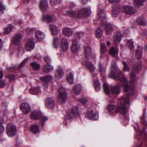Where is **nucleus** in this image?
Segmentation results:
<instances>
[{
	"label": "nucleus",
	"mask_w": 147,
	"mask_h": 147,
	"mask_svg": "<svg viewBox=\"0 0 147 147\" xmlns=\"http://www.w3.org/2000/svg\"><path fill=\"white\" fill-rule=\"evenodd\" d=\"M84 52L85 53V58L83 61H81L82 65H84L86 68L89 69L91 72H93L95 68L93 64L89 61L86 60L85 59H88L91 58L95 59L96 56L93 53L92 51L91 47L87 45H84Z\"/></svg>",
	"instance_id": "obj_1"
},
{
	"label": "nucleus",
	"mask_w": 147,
	"mask_h": 147,
	"mask_svg": "<svg viewBox=\"0 0 147 147\" xmlns=\"http://www.w3.org/2000/svg\"><path fill=\"white\" fill-rule=\"evenodd\" d=\"M91 12L90 8H84L78 11H67L66 12V15H67L72 18H79L89 16Z\"/></svg>",
	"instance_id": "obj_2"
},
{
	"label": "nucleus",
	"mask_w": 147,
	"mask_h": 147,
	"mask_svg": "<svg viewBox=\"0 0 147 147\" xmlns=\"http://www.w3.org/2000/svg\"><path fill=\"white\" fill-rule=\"evenodd\" d=\"M121 104L120 106L118 107L115 109L117 112L121 113L124 116L127 113V107L125 104L129 103V100L128 95H124L120 99Z\"/></svg>",
	"instance_id": "obj_3"
},
{
	"label": "nucleus",
	"mask_w": 147,
	"mask_h": 147,
	"mask_svg": "<svg viewBox=\"0 0 147 147\" xmlns=\"http://www.w3.org/2000/svg\"><path fill=\"white\" fill-rule=\"evenodd\" d=\"M80 109L79 106H73L67 111L66 114L67 119H70L76 116L79 113V111Z\"/></svg>",
	"instance_id": "obj_4"
},
{
	"label": "nucleus",
	"mask_w": 147,
	"mask_h": 147,
	"mask_svg": "<svg viewBox=\"0 0 147 147\" xmlns=\"http://www.w3.org/2000/svg\"><path fill=\"white\" fill-rule=\"evenodd\" d=\"M58 92L59 95L58 96V98L59 102L62 104L65 103L67 99L65 89L61 87L58 89Z\"/></svg>",
	"instance_id": "obj_5"
},
{
	"label": "nucleus",
	"mask_w": 147,
	"mask_h": 147,
	"mask_svg": "<svg viewBox=\"0 0 147 147\" xmlns=\"http://www.w3.org/2000/svg\"><path fill=\"white\" fill-rule=\"evenodd\" d=\"M16 127L13 124L11 123L7 125L6 131L8 136L12 137L16 134Z\"/></svg>",
	"instance_id": "obj_6"
},
{
	"label": "nucleus",
	"mask_w": 147,
	"mask_h": 147,
	"mask_svg": "<svg viewBox=\"0 0 147 147\" xmlns=\"http://www.w3.org/2000/svg\"><path fill=\"white\" fill-rule=\"evenodd\" d=\"M117 78L120 81L122 82V86L124 88V91L127 92L128 90L129 86L126 77L122 73L120 72L118 75Z\"/></svg>",
	"instance_id": "obj_7"
},
{
	"label": "nucleus",
	"mask_w": 147,
	"mask_h": 147,
	"mask_svg": "<svg viewBox=\"0 0 147 147\" xmlns=\"http://www.w3.org/2000/svg\"><path fill=\"white\" fill-rule=\"evenodd\" d=\"M21 110L25 114H27L31 111V108L30 105L27 102H24L20 105Z\"/></svg>",
	"instance_id": "obj_8"
},
{
	"label": "nucleus",
	"mask_w": 147,
	"mask_h": 147,
	"mask_svg": "<svg viewBox=\"0 0 147 147\" xmlns=\"http://www.w3.org/2000/svg\"><path fill=\"white\" fill-rule=\"evenodd\" d=\"M86 116L87 118L91 120H96L98 118V113L97 112L94 113L92 110H90L87 112Z\"/></svg>",
	"instance_id": "obj_9"
},
{
	"label": "nucleus",
	"mask_w": 147,
	"mask_h": 147,
	"mask_svg": "<svg viewBox=\"0 0 147 147\" xmlns=\"http://www.w3.org/2000/svg\"><path fill=\"white\" fill-rule=\"evenodd\" d=\"M35 45V43L33 42V38H31L26 42L25 45V48L27 51H30L34 49Z\"/></svg>",
	"instance_id": "obj_10"
},
{
	"label": "nucleus",
	"mask_w": 147,
	"mask_h": 147,
	"mask_svg": "<svg viewBox=\"0 0 147 147\" xmlns=\"http://www.w3.org/2000/svg\"><path fill=\"white\" fill-rule=\"evenodd\" d=\"M55 105L54 100L52 98H48L45 100V107L47 109H51Z\"/></svg>",
	"instance_id": "obj_11"
},
{
	"label": "nucleus",
	"mask_w": 147,
	"mask_h": 147,
	"mask_svg": "<svg viewBox=\"0 0 147 147\" xmlns=\"http://www.w3.org/2000/svg\"><path fill=\"white\" fill-rule=\"evenodd\" d=\"M39 5L40 10L42 12H45L47 11L48 6L47 0H40Z\"/></svg>",
	"instance_id": "obj_12"
},
{
	"label": "nucleus",
	"mask_w": 147,
	"mask_h": 147,
	"mask_svg": "<svg viewBox=\"0 0 147 147\" xmlns=\"http://www.w3.org/2000/svg\"><path fill=\"white\" fill-rule=\"evenodd\" d=\"M79 47V46L76 40L75 39L73 40L72 41V45L71 47V50L72 52L74 53H77Z\"/></svg>",
	"instance_id": "obj_13"
},
{
	"label": "nucleus",
	"mask_w": 147,
	"mask_h": 147,
	"mask_svg": "<svg viewBox=\"0 0 147 147\" xmlns=\"http://www.w3.org/2000/svg\"><path fill=\"white\" fill-rule=\"evenodd\" d=\"M124 10L125 13L128 15L134 14L136 11V10L132 7L128 5L124 6Z\"/></svg>",
	"instance_id": "obj_14"
},
{
	"label": "nucleus",
	"mask_w": 147,
	"mask_h": 147,
	"mask_svg": "<svg viewBox=\"0 0 147 147\" xmlns=\"http://www.w3.org/2000/svg\"><path fill=\"white\" fill-rule=\"evenodd\" d=\"M102 24L104 26L107 33L110 34L113 30V27L111 24L109 23H106L104 21Z\"/></svg>",
	"instance_id": "obj_15"
},
{
	"label": "nucleus",
	"mask_w": 147,
	"mask_h": 147,
	"mask_svg": "<svg viewBox=\"0 0 147 147\" xmlns=\"http://www.w3.org/2000/svg\"><path fill=\"white\" fill-rule=\"evenodd\" d=\"M22 38V36L21 34H15L13 38V43L16 45H18L20 43V40Z\"/></svg>",
	"instance_id": "obj_16"
},
{
	"label": "nucleus",
	"mask_w": 147,
	"mask_h": 147,
	"mask_svg": "<svg viewBox=\"0 0 147 147\" xmlns=\"http://www.w3.org/2000/svg\"><path fill=\"white\" fill-rule=\"evenodd\" d=\"M98 15L100 20L102 21V24L104 21L106 22V17L105 14L103 10L100 9L98 11Z\"/></svg>",
	"instance_id": "obj_17"
},
{
	"label": "nucleus",
	"mask_w": 147,
	"mask_h": 147,
	"mask_svg": "<svg viewBox=\"0 0 147 147\" xmlns=\"http://www.w3.org/2000/svg\"><path fill=\"white\" fill-rule=\"evenodd\" d=\"M42 115V113L38 111H35L31 114V117L33 119L37 120L39 119Z\"/></svg>",
	"instance_id": "obj_18"
},
{
	"label": "nucleus",
	"mask_w": 147,
	"mask_h": 147,
	"mask_svg": "<svg viewBox=\"0 0 147 147\" xmlns=\"http://www.w3.org/2000/svg\"><path fill=\"white\" fill-rule=\"evenodd\" d=\"M120 11V7L117 5H115L113 8L112 14L113 16L117 17L119 14Z\"/></svg>",
	"instance_id": "obj_19"
},
{
	"label": "nucleus",
	"mask_w": 147,
	"mask_h": 147,
	"mask_svg": "<svg viewBox=\"0 0 147 147\" xmlns=\"http://www.w3.org/2000/svg\"><path fill=\"white\" fill-rule=\"evenodd\" d=\"M63 74V70L61 68L57 69L55 71V76L56 79L59 80L61 78Z\"/></svg>",
	"instance_id": "obj_20"
},
{
	"label": "nucleus",
	"mask_w": 147,
	"mask_h": 147,
	"mask_svg": "<svg viewBox=\"0 0 147 147\" xmlns=\"http://www.w3.org/2000/svg\"><path fill=\"white\" fill-rule=\"evenodd\" d=\"M121 33L118 32L116 33L113 36V41L115 44H119L121 40Z\"/></svg>",
	"instance_id": "obj_21"
},
{
	"label": "nucleus",
	"mask_w": 147,
	"mask_h": 147,
	"mask_svg": "<svg viewBox=\"0 0 147 147\" xmlns=\"http://www.w3.org/2000/svg\"><path fill=\"white\" fill-rule=\"evenodd\" d=\"M118 49L117 48H115L113 47L110 48L109 50V52L110 54L114 57H118Z\"/></svg>",
	"instance_id": "obj_22"
},
{
	"label": "nucleus",
	"mask_w": 147,
	"mask_h": 147,
	"mask_svg": "<svg viewBox=\"0 0 147 147\" xmlns=\"http://www.w3.org/2000/svg\"><path fill=\"white\" fill-rule=\"evenodd\" d=\"M63 34L66 36L69 37L72 34L71 30L69 28H65L63 30Z\"/></svg>",
	"instance_id": "obj_23"
},
{
	"label": "nucleus",
	"mask_w": 147,
	"mask_h": 147,
	"mask_svg": "<svg viewBox=\"0 0 147 147\" xmlns=\"http://www.w3.org/2000/svg\"><path fill=\"white\" fill-rule=\"evenodd\" d=\"M41 92L40 88L39 87H33L30 90V92L33 95H36Z\"/></svg>",
	"instance_id": "obj_24"
},
{
	"label": "nucleus",
	"mask_w": 147,
	"mask_h": 147,
	"mask_svg": "<svg viewBox=\"0 0 147 147\" xmlns=\"http://www.w3.org/2000/svg\"><path fill=\"white\" fill-rule=\"evenodd\" d=\"M116 69L117 67L113 65H112L111 67V70L109 75V77L115 79V73Z\"/></svg>",
	"instance_id": "obj_25"
},
{
	"label": "nucleus",
	"mask_w": 147,
	"mask_h": 147,
	"mask_svg": "<svg viewBox=\"0 0 147 147\" xmlns=\"http://www.w3.org/2000/svg\"><path fill=\"white\" fill-rule=\"evenodd\" d=\"M82 87L79 84H77L75 85L73 88V90L74 93L78 94L80 93L82 90Z\"/></svg>",
	"instance_id": "obj_26"
},
{
	"label": "nucleus",
	"mask_w": 147,
	"mask_h": 147,
	"mask_svg": "<svg viewBox=\"0 0 147 147\" xmlns=\"http://www.w3.org/2000/svg\"><path fill=\"white\" fill-rule=\"evenodd\" d=\"M111 92L112 93L119 94L120 93V88L119 85L116 86L112 88Z\"/></svg>",
	"instance_id": "obj_27"
},
{
	"label": "nucleus",
	"mask_w": 147,
	"mask_h": 147,
	"mask_svg": "<svg viewBox=\"0 0 147 147\" xmlns=\"http://www.w3.org/2000/svg\"><path fill=\"white\" fill-rule=\"evenodd\" d=\"M42 19L44 21L49 22H51L53 20L52 17L48 15H43Z\"/></svg>",
	"instance_id": "obj_28"
},
{
	"label": "nucleus",
	"mask_w": 147,
	"mask_h": 147,
	"mask_svg": "<svg viewBox=\"0 0 147 147\" xmlns=\"http://www.w3.org/2000/svg\"><path fill=\"white\" fill-rule=\"evenodd\" d=\"M35 35L36 38L39 40L43 38L44 37V33L39 30H38L36 32Z\"/></svg>",
	"instance_id": "obj_29"
},
{
	"label": "nucleus",
	"mask_w": 147,
	"mask_h": 147,
	"mask_svg": "<svg viewBox=\"0 0 147 147\" xmlns=\"http://www.w3.org/2000/svg\"><path fill=\"white\" fill-rule=\"evenodd\" d=\"M146 0H134V5L137 7H139L140 6H142L143 2Z\"/></svg>",
	"instance_id": "obj_30"
},
{
	"label": "nucleus",
	"mask_w": 147,
	"mask_h": 147,
	"mask_svg": "<svg viewBox=\"0 0 147 147\" xmlns=\"http://www.w3.org/2000/svg\"><path fill=\"white\" fill-rule=\"evenodd\" d=\"M67 80L71 84H73L74 82V78L73 75L71 73H69L67 76Z\"/></svg>",
	"instance_id": "obj_31"
},
{
	"label": "nucleus",
	"mask_w": 147,
	"mask_h": 147,
	"mask_svg": "<svg viewBox=\"0 0 147 147\" xmlns=\"http://www.w3.org/2000/svg\"><path fill=\"white\" fill-rule=\"evenodd\" d=\"M31 131L34 134H36L38 133L40 131L38 127L36 125H32L31 126Z\"/></svg>",
	"instance_id": "obj_32"
},
{
	"label": "nucleus",
	"mask_w": 147,
	"mask_h": 147,
	"mask_svg": "<svg viewBox=\"0 0 147 147\" xmlns=\"http://www.w3.org/2000/svg\"><path fill=\"white\" fill-rule=\"evenodd\" d=\"M53 67L50 65H47L45 66L43 69L45 72L47 73L50 72L53 69Z\"/></svg>",
	"instance_id": "obj_33"
},
{
	"label": "nucleus",
	"mask_w": 147,
	"mask_h": 147,
	"mask_svg": "<svg viewBox=\"0 0 147 147\" xmlns=\"http://www.w3.org/2000/svg\"><path fill=\"white\" fill-rule=\"evenodd\" d=\"M42 81L48 82L51 81L52 79V77L51 76H47L40 78Z\"/></svg>",
	"instance_id": "obj_34"
},
{
	"label": "nucleus",
	"mask_w": 147,
	"mask_h": 147,
	"mask_svg": "<svg viewBox=\"0 0 147 147\" xmlns=\"http://www.w3.org/2000/svg\"><path fill=\"white\" fill-rule=\"evenodd\" d=\"M103 34V32L101 29L99 28L96 30V37L98 38L101 37Z\"/></svg>",
	"instance_id": "obj_35"
},
{
	"label": "nucleus",
	"mask_w": 147,
	"mask_h": 147,
	"mask_svg": "<svg viewBox=\"0 0 147 147\" xmlns=\"http://www.w3.org/2000/svg\"><path fill=\"white\" fill-rule=\"evenodd\" d=\"M126 42L127 43V46L131 49H133L134 48V43L131 40H126Z\"/></svg>",
	"instance_id": "obj_36"
},
{
	"label": "nucleus",
	"mask_w": 147,
	"mask_h": 147,
	"mask_svg": "<svg viewBox=\"0 0 147 147\" xmlns=\"http://www.w3.org/2000/svg\"><path fill=\"white\" fill-rule=\"evenodd\" d=\"M94 86L96 91L100 90L101 86L98 80H95L94 81Z\"/></svg>",
	"instance_id": "obj_37"
},
{
	"label": "nucleus",
	"mask_w": 147,
	"mask_h": 147,
	"mask_svg": "<svg viewBox=\"0 0 147 147\" xmlns=\"http://www.w3.org/2000/svg\"><path fill=\"white\" fill-rule=\"evenodd\" d=\"M136 22L138 24L141 25H144L146 24L145 21L143 20L142 17H138L137 20Z\"/></svg>",
	"instance_id": "obj_38"
},
{
	"label": "nucleus",
	"mask_w": 147,
	"mask_h": 147,
	"mask_svg": "<svg viewBox=\"0 0 147 147\" xmlns=\"http://www.w3.org/2000/svg\"><path fill=\"white\" fill-rule=\"evenodd\" d=\"M13 27L10 24L9 27H7L4 29V34H7L10 32L12 30Z\"/></svg>",
	"instance_id": "obj_39"
},
{
	"label": "nucleus",
	"mask_w": 147,
	"mask_h": 147,
	"mask_svg": "<svg viewBox=\"0 0 147 147\" xmlns=\"http://www.w3.org/2000/svg\"><path fill=\"white\" fill-rule=\"evenodd\" d=\"M142 51L140 47H139L137 50L136 54V57L138 59L142 57Z\"/></svg>",
	"instance_id": "obj_40"
},
{
	"label": "nucleus",
	"mask_w": 147,
	"mask_h": 147,
	"mask_svg": "<svg viewBox=\"0 0 147 147\" xmlns=\"http://www.w3.org/2000/svg\"><path fill=\"white\" fill-rule=\"evenodd\" d=\"M100 51L102 53H104L107 51L105 44L103 43L100 44Z\"/></svg>",
	"instance_id": "obj_41"
},
{
	"label": "nucleus",
	"mask_w": 147,
	"mask_h": 147,
	"mask_svg": "<svg viewBox=\"0 0 147 147\" xmlns=\"http://www.w3.org/2000/svg\"><path fill=\"white\" fill-rule=\"evenodd\" d=\"M41 123L40 125L42 127H43L44 126V123L47 120L48 118L47 117L44 116L42 115V114L41 116L40 117Z\"/></svg>",
	"instance_id": "obj_42"
},
{
	"label": "nucleus",
	"mask_w": 147,
	"mask_h": 147,
	"mask_svg": "<svg viewBox=\"0 0 147 147\" xmlns=\"http://www.w3.org/2000/svg\"><path fill=\"white\" fill-rule=\"evenodd\" d=\"M123 65V70L124 71H128L130 69V67L128 65L127 63L124 61H122Z\"/></svg>",
	"instance_id": "obj_43"
},
{
	"label": "nucleus",
	"mask_w": 147,
	"mask_h": 147,
	"mask_svg": "<svg viewBox=\"0 0 147 147\" xmlns=\"http://www.w3.org/2000/svg\"><path fill=\"white\" fill-rule=\"evenodd\" d=\"M53 45L54 48H56L59 47V39L57 37H55L54 38L53 42Z\"/></svg>",
	"instance_id": "obj_44"
},
{
	"label": "nucleus",
	"mask_w": 147,
	"mask_h": 147,
	"mask_svg": "<svg viewBox=\"0 0 147 147\" xmlns=\"http://www.w3.org/2000/svg\"><path fill=\"white\" fill-rule=\"evenodd\" d=\"M69 44H61V48L62 50L64 52H66L67 49Z\"/></svg>",
	"instance_id": "obj_45"
},
{
	"label": "nucleus",
	"mask_w": 147,
	"mask_h": 147,
	"mask_svg": "<svg viewBox=\"0 0 147 147\" xmlns=\"http://www.w3.org/2000/svg\"><path fill=\"white\" fill-rule=\"evenodd\" d=\"M31 65L33 68L35 70H37L40 69V64L37 63L36 62H33Z\"/></svg>",
	"instance_id": "obj_46"
},
{
	"label": "nucleus",
	"mask_w": 147,
	"mask_h": 147,
	"mask_svg": "<svg viewBox=\"0 0 147 147\" xmlns=\"http://www.w3.org/2000/svg\"><path fill=\"white\" fill-rule=\"evenodd\" d=\"M61 2V0H50V4L52 6H55Z\"/></svg>",
	"instance_id": "obj_47"
},
{
	"label": "nucleus",
	"mask_w": 147,
	"mask_h": 147,
	"mask_svg": "<svg viewBox=\"0 0 147 147\" xmlns=\"http://www.w3.org/2000/svg\"><path fill=\"white\" fill-rule=\"evenodd\" d=\"M99 68L101 75L102 76L103 74L105 72V69L102 67V64H101V62H100L99 63Z\"/></svg>",
	"instance_id": "obj_48"
},
{
	"label": "nucleus",
	"mask_w": 147,
	"mask_h": 147,
	"mask_svg": "<svg viewBox=\"0 0 147 147\" xmlns=\"http://www.w3.org/2000/svg\"><path fill=\"white\" fill-rule=\"evenodd\" d=\"M103 88L105 92L107 94H108L110 92V90L109 89L108 85L104 84L103 85Z\"/></svg>",
	"instance_id": "obj_49"
},
{
	"label": "nucleus",
	"mask_w": 147,
	"mask_h": 147,
	"mask_svg": "<svg viewBox=\"0 0 147 147\" xmlns=\"http://www.w3.org/2000/svg\"><path fill=\"white\" fill-rule=\"evenodd\" d=\"M130 78L131 82L132 83L134 82L136 78V74L134 73H132L130 75Z\"/></svg>",
	"instance_id": "obj_50"
},
{
	"label": "nucleus",
	"mask_w": 147,
	"mask_h": 147,
	"mask_svg": "<svg viewBox=\"0 0 147 147\" xmlns=\"http://www.w3.org/2000/svg\"><path fill=\"white\" fill-rule=\"evenodd\" d=\"M7 78H9L10 81H11L15 78V76L13 75L7 74L6 76Z\"/></svg>",
	"instance_id": "obj_51"
},
{
	"label": "nucleus",
	"mask_w": 147,
	"mask_h": 147,
	"mask_svg": "<svg viewBox=\"0 0 147 147\" xmlns=\"http://www.w3.org/2000/svg\"><path fill=\"white\" fill-rule=\"evenodd\" d=\"M115 108V105H108L107 108V109L109 111H111L113 110Z\"/></svg>",
	"instance_id": "obj_52"
},
{
	"label": "nucleus",
	"mask_w": 147,
	"mask_h": 147,
	"mask_svg": "<svg viewBox=\"0 0 147 147\" xmlns=\"http://www.w3.org/2000/svg\"><path fill=\"white\" fill-rule=\"evenodd\" d=\"M55 30H51V31L52 35H57L58 33V31L57 29V27H55Z\"/></svg>",
	"instance_id": "obj_53"
},
{
	"label": "nucleus",
	"mask_w": 147,
	"mask_h": 147,
	"mask_svg": "<svg viewBox=\"0 0 147 147\" xmlns=\"http://www.w3.org/2000/svg\"><path fill=\"white\" fill-rule=\"evenodd\" d=\"M5 9V8L3 5L0 2V14H1L3 13V11Z\"/></svg>",
	"instance_id": "obj_54"
},
{
	"label": "nucleus",
	"mask_w": 147,
	"mask_h": 147,
	"mask_svg": "<svg viewBox=\"0 0 147 147\" xmlns=\"http://www.w3.org/2000/svg\"><path fill=\"white\" fill-rule=\"evenodd\" d=\"M6 82L5 80H2L0 81V88L4 87L5 85Z\"/></svg>",
	"instance_id": "obj_55"
},
{
	"label": "nucleus",
	"mask_w": 147,
	"mask_h": 147,
	"mask_svg": "<svg viewBox=\"0 0 147 147\" xmlns=\"http://www.w3.org/2000/svg\"><path fill=\"white\" fill-rule=\"evenodd\" d=\"M145 129H144L142 131L140 132L139 130H138V133L140 134V136H141L143 137V134L144 136L145 137H146L147 134L146 132H145Z\"/></svg>",
	"instance_id": "obj_56"
},
{
	"label": "nucleus",
	"mask_w": 147,
	"mask_h": 147,
	"mask_svg": "<svg viewBox=\"0 0 147 147\" xmlns=\"http://www.w3.org/2000/svg\"><path fill=\"white\" fill-rule=\"evenodd\" d=\"M29 58H27L24 60L20 64L19 67L20 68L22 67L28 61Z\"/></svg>",
	"instance_id": "obj_57"
},
{
	"label": "nucleus",
	"mask_w": 147,
	"mask_h": 147,
	"mask_svg": "<svg viewBox=\"0 0 147 147\" xmlns=\"http://www.w3.org/2000/svg\"><path fill=\"white\" fill-rule=\"evenodd\" d=\"M140 68V66L136 67L135 66H133V69L134 71L135 72H138Z\"/></svg>",
	"instance_id": "obj_58"
},
{
	"label": "nucleus",
	"mask_w": 147,
	"mask_h": 147,
	"mask_svg": "<svg viewBox=\"0 0 147 147\" xmlns=\"http://www.w3.org/2000/svg\"><path fill=\"white\" fill-rule=\"evenodd\" d=\"M79 101L81 102L83 104H85L87 102L86 99L85 98L80 99L79 100Z\"/></svg>",
	"instance_id": "obj_59"
},
{
	"label": "nucleus",
	"mask_w": 147,
	"mask_h": 147,
	"mask_svg": "<svg viewBox=\"0 0 147 147\" xmlns=\"http://www.w3.org/2000/svg\"><path fill=\"white\" fill-rule=\"evenodd\" d=\"M141 122L143 124H144L146 123V120L145 119V116L144 115L141 118Z\"/></svg>",
	"instance_id": "obj_60"
},
{
	"label": "nucleus",
	"mask_w": 147,
	"mask_h": 147,
	"mask_svg": "<svg viewBox=\"0 0 147 147\" xmlns=\"http://www.w3.org/2000/svg\"><path fill=\"white\" fill-rule=\"evenodd\" d=\"M43 86L44 87V88L45 89L47 88L48 86V82H45V81H42Z\"/></svg>",
	"instance_id": "obj_61"
},
{
	"label": "nucleus",
	"mask_w": 147,
	"mask_h": 147,
	"mask_svg": "<svg viewBox=\"0 0 147 147\" xmlns=\"http://www.w3.org/2000/svg\"><path fill=\"white\" fill-rule=\"evenodd\" d=\"M69 44V43L67 41V40L65 38H63L61 40V44Z\"/></svg>",
	"instance_id": "obj_62"
},
{
	"label": "nucleus",
	"mask_w": 147,
	"mask_h": 147,
	"mask_svg": "<svg viewBox=\"0 0 147 147\" xmlns=\"http://www.w3.org/2000/svg\"><path fill=\"white\" fill-rule=\"evenodd\" d=\"M45 60L46 62L48 63H49L51 61V60L50 57L48 56H47L45 57Z\"/></svg>",
	"instance_id": "obj_63"
},
{
	"label": "nucleus",
	"mask_w": 147,
	"mask_h": 147,
	"mask_svg": "<svg viewBox=\"0 0 147 147\" xmlns=\"http://www.w3.org/2000/svg\"><path fill=\"white\" fill-rule=\"evenodd\" d=\"M33 30V29L30 28H27L26 29V32H28V33H30V32H32Z\"/></svg>",
	"instance_id": "obj_64"
}]
</instances>
